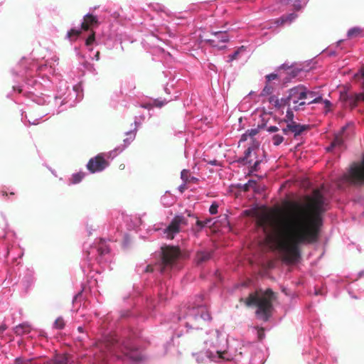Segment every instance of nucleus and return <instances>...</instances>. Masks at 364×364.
Instances as JSON below:
<instances>
[{
	"instance_id": "obj_2",
	"label": "nucleus",
	"mask_w": 364,
	"mask_h": 364,
	"mask_svg": "<svg viewBox=\"0 0 364 364\" xmlns=\"http://www.w3.org/2000/svg\"><path fill=\"white\" fill-rule=\"evenodd\" d=\"M95 355H94V364H107V359L109 355H116L119 358V352L133 360H139L141 357L128 341L120 342L115 335L107 336L102 340L95 343Z\"/></svg>"
},
{
	"instance_id": "obj_28",
	"label": "nucleus",
	"mask_w": 364,
	"mask_h": 364,
	"mask_svg": "<svg viewBox=\"0 0 364 364\" xmlns=\"http://www.w3.org/2000/svg\"><path fill=\"white\" fill-rule=\"evenodd\" d=\"M97 252L100 256L105 255L109 252V248L107 245L102 244V245L97 248Z\"/></svg>"
},
{
	"instance_id": "obj_49",
	"label": "nucleus",
	"mask_w": 364,
	"mask_h": 364,
	"mask_svg": "<svg viewBox=\"0 0 364 364\" xmlns=\"http://www.w3.org/2000/svg\"><path fill=\"white\" fill-rule=\"evenodd\" d=\"M290 130L288 129V124L287 125V127L284 129H282V132L284 134H287L288 132H289Z\"/></svg>"
},
{
	"instance_id": "obj_37",
	"label": "nucleus",
	"mask_w": 364,
	"mask_h": 364,
	"mask_svg": "<svg viewBox=\"0 0 364 364\" xmlns=\"http://www.w3.org/2000/svg\"><path fill=\"white\" fill-rule=\"evenodd\" d=\"M301 71V69L299 68H291L290 71L288 73L292 77H296Z\"/></svg>"
},
{
	"instance_id": "obj_19",
	"label": "nucleus",
	"mask_w": 364,
	"mask_h": 364,
	"mask_svg": "<svg viewBox=\"0 0 364 364\" xmlns=\"http://www.w3.org/2000/svg\"><path fill=\"white\" fill-rule=\"evenodd\" d=\"M197 313L200 318L205 321L211 320V314L205 306H200L197 309Z\"/></svg>"
},
{
	"instance_id": "obj_15",
	"label": "nucleus",
	"mask_w": 364,
	"mask_h": 364,
	"mask_svg": "<svg viewBox=\"0 0 364 364\" xmlns=\"http://www.w3.org/2000/svg\"><path fill=\"white\" fill-rule=\"evenodd\" d=\"M69 355L67 354L57 355L53 360H48L45 364H68Z\"/></svg>"
},
{
	"instance_id": "obj_43",
	"label": "nucleus",
	"mask_w": 364,
	"mask_h": 364,
	"mask_svg": "<svg viewBox=\"0 0 364 364\" xmlns=\"http://www.w3.org/2000/svg\"><path fill=\"white\" fill-rule=\"evenodd\" d=\"M257 337L259 340H262L264 337V328H260L257 331Z\"/></svg>"
},
{
	"instance_id": "obj_9",
	"label": "nucleus",
	"mask_w": 364,
	"mask_h": 364,
	"mask_svg": "<svg viewBox=\"0 0 364 364\" xmlns=\"http://www.w3.org/2000/svg\"><path fill=\"white\" fill-rule=\"evenodd\" d=\"M212 38L206 39L205 41L210 44L212 47H216L219 49L225 48V46H220V43H228L230 41V37L227 31H214L212 32Z\"/></svg>"
},
{
	"instance_id": "obj_33",
	"label": "nucleus",
	"mask_w": 364,
	"mask_h": 364,
	"mask_svg": "<svg viewBox=\"0 0 364 364\" xmlns=\"http://www.w3.org/2000/svg\"><path fill=\"white\" fill-rule=\"evenodd\" d=\"M95 41V31H92V33L89 36V37L87 38L85 41V45L89 46L92 44V43Z\"/></svg>"
},
{
	"instance_id": "obj_53",
	"label": "nucleus",
	"mask_w": 364,
	"mask_h": 364,
	"mask_svg": "<svg viewBox=\"0 0 364 364\" xmlns=\"http://www.w3.org/2000/svg\"><path fill=\"white\" fill-rule=\"evenodd\" d=\"M152 270H153L152 267L149 265H148L146 268V272H151Z\"/></svg>"
},
{
	"instance_id": "obj_61",
	"label": "nucleus",
	"mask_w": 364,
	"mask_h": 364,
	"mask_svg": "<svg viewBox=\"0 0 364 364\" xmlns=\"http://www.w3.org/2000/svg\"><path fill=\"white\" fill-rule=\"evenodd\" d=\"M363 87L364 88V80H363Z\"/></svg>"
},
{
	"instance_id": "obj_34",
	"label": "nucleus",
	"mask_w": 364,
	"mask_h": 364,
	"mask_svg": "<svg viewBox=\"0 0 364 364\" xmlns=\"http://www.w3.org/2000/svg\"><path fill=\"white\" fill-rule=\"evenodd\" d=\"M243 49V46L237 49V50L234 51L232 55H229V61L232 62V60H234L237 58L238 54L240 53V50Z\"/></svg>"
},
{
	"instance_id": "obj_44",
	"label": "nucleus",
	"mask_w": 364,
	"mask_h": 364,
	"mask_svg": "<svg viewBox=\"0 0 364 364\" xmlns=\"http://www.w3.org/2000/svg\"><path fill=\"white\" fill-rule=\"evenodd\" d=\"M279 129L277 126H270L267 128V131L270 133H274V132L278 131Z\"/></svg>"
},
{
	"instance_id": "obj_29",
	"label": "nucleus",
	"mask_w": 364,
	"mask_h": 364,
	"mask_svg": "<svg viewBox=\"0 0 364 364\" xmlns=\"http://www.w3.org/2000/svg\"><path fill=\"white\" fill-rule=\"evenodd\" d=\"M283 141H284L283 136L279 134H276V135L273 136V137H272V141L275 146H279L280 144L282 143Z\"/></svg>"
},
{
	"instance_id": "obj_58",
	"label": "nucleus",
	"mask_w": 364,
	"mask_h": 364,
	"mask_svg": "<svg viewBox=\"0 0 364 364\" xmlns=\"http://www.w3.org/2000/svg\"><path fill=\"white\" fill-rule=\"evenodd\" d=\"M204 222L206 223V225L209 224V223H211V219H207L205 220H204Z\"/></svg>"
},
{
	"instance_id": "obj_13",
	"label": "nucleus",
	"mask_w": 364,
	"mask_h": 364,
	"mask_svg": "<svg viewBox=\"0 0 364 364\" xmlns=\"http://www.w3.org/2000/svg\"><path fill=\"white\" fill-rule=\"evenodd\" d=\"M31 327L28 323H24L14 328V332L16 336H23L31 332Z\"/></svg>"
},
{
	"instance_id": "obj_42",
	"label": "nucleus",
	"mask_w": 364,
	"mask_h": 364,
	"mask_svg": "<svg viewBox=\"0 0 364 364\" xmlns=\"http://www.w3.org/2000/svg\"><path fill=\"white\" fill-rule=\"evenodd\" d=\"M354 95H355V97L357 102H358L360 101H364V94L363 93H358V94L354 93Z\"/></svg>"
},
{
	"instance_id": "obj_54",
	"label": "nucleus",
	"mask_w": 364,
	"mask_h": 364,
	"mask_svg": "<svg viewBox=\"0 0 364 364\" xmlns=\"http://www.w3.org/2000/svg\"><path fill=\"white\" fill-rule=\"evenodd\" d=\"M100 58V52L99 51H97L96 53H95V60H99Z\"/></svg>"
},
{
	"instance_id": "obj_56",
	"label": "nucleus",
	"mask_w": 364,
	"mask_h": 364,
	"mask_svg": "<svg viewBox=\"0 0 364 364\" xmlns=\"http://www.w3.org/2000/svg\"><path fill=\"white\" fill-rule=\"evenodd\" d=\"M333 148H334V147H331V144L329 146H328V147L326 148V150H327L328 151H331Z\"/></svg>"
},
{
	"instance_id": "obj_23",
	"label": "nucleus",
	"mask_w": 364,
	"mask_h": 364,
	"mask_svg": "<svg viewBox=\"0 0 364 364\" xmlns=\"http://www.w3.org/2000/svg\"><path fill=\"white\" fill-rule=\"evenodd\" d=\"M65 320L62 316H59L55 320L54 323H53V327L55 329H59V330L63 329L65 328Z\"/></svg>"
},
{
	"instance_id": "obj_60",
	"label": "nucleus",
	"mask_w": 364,
	"mask_h": 364,
	"mask_svg": "<svg viewBox=\"0 0 364 364\" xmlns=\"http://www.w3.org/2000/svg\"><path fill=\"white\" fill-rule=\"evenodd\" d=\"M3 195H6V192H3Z\"/></svg>"
},
{
	"instance_id": "obj_32",
	"label": "nucleus",
	"mask_w": 364,
	"mask_h": 364,
	"mask_svg": "<svg viewBox=\"0 0 364 364\" xmlns=\"http://www.w3.org/2000/svg\"><path fill=\"white\" fill-rule=\"evenodd\" d=\"M285 18L287 22L291 23L297 18V14L291 13L290 14H284Z\"/></svg>"
},
{
	"instance_id": "obj_31",
	"label": "nucleus",
	"mask_w": 364,
	"mask_h": 364,
	"mask_svg": "<svg viewBox=\"0 0 364 364\" xmlns=\"http://www.w3.org/2000/svg\"><path fill=\"white\" fill-rule=\"evenodd\" d=\"M80 33H81V30H77V29L73 28L68 31V38L71 40L73 36H75V38H77V36H78Z\"/></svg>"
},
{
	"instance_id": "obj_38",
	"label": "nucleus",
	"mask_w": 364,
	"mask_h": 364,
	"mask_svg": "<svg viewBox=\"0 0 364 364\" xmlns=\"http://www.w3.org/2000/svg\"><path fill=\"white\" fill-rule=\"evenodd\" d=\"M276 24L277 26H281V25H283L286 23H287L286 18H285V16H281L280 18H277L275 21Z\"/></svg>"
},
{
	"instance_id": "obj_45",
	"label": "nucleus",
	"mask_w": 364,
	"mask_h": 364,
	"mask_svg": "<svg viewBox=\"0 0 364 364\" xmlns=\"http://www.w3.org/2000/svg\"><path fill=\"white\" fill-rule=\"evenodd\" d=\"M197 225H198L200 228H203L206 225V223L204 220H197L196 221Z\"/></svg>"
},
{
	"instance_id": "obj_41",
	"label": "nucleus",
	"mask_w": 364,
	"mask_h": 364,
	"mask_svg": "<svg viewBox=\"0 0 364 364\" xmlns=\"http://www.w3.org/2000/svg\"><path fill=\"white\" fill-rule=\"evenodd\" d=\"M247 133L249 136L253 137L256 134H257L258 130H257V129H248L247 131Z\"/></svg>"
},
{
	"instance_id": "obj_8",
	"label": "nucleus",
	"mask_w": 364,
	"mask_h": 364,
	"mask_svg": "<svg viewBox=\"0 0 364 364\" xmlns=\"http://www.w3.org/2000/svg\"><path fill=\"white\" fill-rule=\"evenodd\" d=\"M109 166V162L105 159L103 154H98L96 156L90 159L87 164V168L91 173L100 172Z\"/></svg>"
},
{
	"instance_id": "obj_35",
	"label": "nucleus",
	"mask_w": 364,
	"mask_h": 364,
	"mask_svg": "<svg viewBox=\"0 0 364 364\" xmlns=\"http://www.w3.org/2000/svg\"><path fill=\"white\" fill-rule=\"evenodd\" d=\"M349 95H350V93H348V92H341V96H340V100L343 102L345 103V105H346V103L348 102V99L349 98Z\"/></svg>"
},
{
	"instance_id": "obj_57",
	"label": "nucleus",
	"mask_w": 364,
	"mask_h": 364,
	"mask_svg": "<svg viewBox=\"0 0 364 364\" xmlns=\"http://www.w3.org/2000/svg\"><path fill=\"white\" fill-rule=\"evenodd\" d=\"M77 331H78L79 332H80V333H82V332H83V328H82V327H81V326L78 327V328H77Z\"/></svg>"
},
{
	"instance_id": "obj_4",
	"label": "nucleus",
	"mask_w": 364,
	"mask_h": 364,
	"mask_svg": "<svg viewBox=\"0 0 364 364\" xmlns=\"http://www.w3.org/2000/svg\"><path fill=\"white\" fill-rule=\"evenodd\" d=\"M181 257V249L178 246L166 245L161 247L162 272L176 266Z\"/></svg>"
},
{
	"instance_id": "obj_48",
	"label": "nucleus",
	"mask_w": 364,
	"mask_h": 364,
	"mask_svg": "<svg viewBox=\"0 0 364 364\" xmlns=\"http://www.w3.org/2000/svg\"><path fill=\"white\" fill-rule=\"evenodd\" d=\"M6 328L7 326L5 324L0 326V333H2Z\"/></svg>"
},
{
	"instance_id": "obj_14",
	"label": "nucleus",
	"mask_w": 364,
	"mask_h": 364,
	"mask_svg": "<svg viewBox=\"0 0 364 364\" xmlns=\"http://www.w3.org/2000/svg\"><path fill=\"white\" fill-rule=\"evenodd\" d=\"M268 101L271 104L274 105L277 109H282V107L287 105L285 97L279 99L276 95H271L269 97Z\"/></svg>"
},
{
	"instance_id": "obj_18",
	"label": "nucleus",
	"mask_w": 364,
	"mask_h": 364,
	"mask_svg": "<svg viewBox=\"0 0 364 364\" xmlns=\"http://www.w3.org/2000/svg\"><path fill=\"white\" fill-rule=\"evenodd\" d=\"M254 150L253 147H249L245 151V154L242 158L238 160V162L242 163L243 165L250 164L252 160L250 159L252 156V153Z\"/></svg>"
},
{
	"instance_id": "obj_36",
	"label": "nucleus",
	"mask_w": 364,
	"mask_h": 364,
	"mask_svg": "<svg viewBox=\"0 0 364 364\" xmlns=\"http://www.w3.org/2000/svg\"><path fill=\"white\" fill-rule=\"evenodd\" d=\"M218 205L216 203H213L210 208H209V213L211 215H215L218 213Z\"/></svg>"
},
{
	"instance_id": "obj_55",
	"label": "nucleus",
	"mask_w": 364,
	"mask_h": 364,
	"mask_svg": "<svg viewBox=\"0 0 364 364\" xmlns=\"http://www.w3.org/2000/svg\"><path fill=\"white\" fill-rule=\"evenodd\" d=\"M360 73L363 77H364V66L360 69Z\"/></svg>"
},
{
	"instance_id": "obj_25",
	"label": "nucleus",
	"mask_w": 364,
	"mask_h": 364,
	"mask_svg": "<svg viewBox=\"0 0 364 364\" xmlns=\"http://www.w3.org/2000/svg\"><path fill=\"white\" fill-rule=\"evenodd\" d=\"M274 87L267 82V85L264 87L263 90L260 93V96H267L272 94Z\"/></svg>"
},
{
	"instance_id": "obj_5",
	"label": "nucleus",
	"mask_w": 364,
	"mask_h": 364,
	"mask_svg": "<svg viewBox=\"0 0 364 364\" xmlns=\"http://www.w3.org/2000/svg\"><path fill=\"white\" fill-rule=\"evenodd\" d=\"M287 95L286 97L287 104L288 106L291 102L293 104V109L297 112L300 110L301 107L305 105L306 103L304 100L306 99V87L302 84L296 85L287 90Z\"/></svg>"
},
{
	"instance_id": "obj_26",
	"label": "nucleus",
	"mask_w": 364,
	"mask_h": 364,
	"mask_svg": "<svg viewBox=\"0 0 364 364\" xmlns=\"http://www.w3.org/2000/svg\"><path fill=\"white\" fill-rule=\"evenodd\" d=\"M358 102L355 100L354 93H350L348 100H347L346 106H349L350 109H353L357 105Z\"/></svg>"
},
{
	"instance_id": "obj_27",
	"label": "nucleus",
	"mask_w": 364,
	"mask_h": 364,
	"mask_svg": "<svg viewBox=\"0 0 364 364\" xmlns=\"http://www.w3.org/2000/svg\"><path fill=\"white\" fill-rule=\"evenodd\" d=\"M361 31L358 28H353L348 30L347 32V35H348V38H355V36H358L360 33Z\"/></svg>"
},
{
	"instance_id": "obj_7",
	"label": "nucleus",
	"mask_w": 364,
	"mask_h": 364,
	"mask_svg": "<svg viewBox=\"0 0 364 364\" xmlns=\"http://www.w3.org/2000/svg\"><path fill=\"white\" fill-rule=\"evenodd\" d=\"M187 220L183 215L175 216L171 223L166 226L164 230L166 237L170 240L174 238L175 235L179 233L183 227H186Z\"/></svg>"
},
{
	"instance_id": "obj_59",
	"label": "nucleus",
	"mask_w": 364,
	"mask_h": 364,
	"mask_svg": "<svg viewBox=\"0 0 364 364\" xmlns=\"http://www.w3.org/2000/svg\"><path fill=\"white\" fill-rule=\"evenodd\" d=\"M184 189H185V186H183L180 187L181 192H183Z\"/></svg>"
},
{
	"instance_id": "obj_3",
	"label": "nucleus",
	"mask_w": 364,
	"mask_h": 364,
	"mask_svg": "<svg viewBox=\"0 0 364 364\" xmlns=\"http://www.w3.org/2000/svg\"><path fill=\"white\" fill-rule=\"evenodd\" d=\"M276 298L277 294L272 289H259L250 293L247 299H240V301L247 306H256V317L267 322L272 316L273 302Z\"/></svg>"
},
{
	"instance_id": "obj_12",
	"label": "nucleus",
	"mask_w": 364,
	"mask_h": 364,
	"mask_svg": "<svg viewBox=\"0 0 364 364\" xmlns=\"http://www.w3.org/2000/svg\"><path fill=\"white\" fill-rule=\"evenodd\" d=\"M211 259V252H205V250H200L196 255V262L197 264L206 262Z\"/></svg>"
},
{
	"instance_id": "obj_20",
	"label": "nucleus",
	"mask_w": 364,
	"mask_h": 364,
	"mask_svg": "<svg viewBox=\"0 0 364 364\" xmlns=\"http://www.w3.org/2000/svg\"><path fill=\"white\" fill-rule=\"evenodd\" d=\"M181 178L185 183H196L198 182L197 178L194 176H191L189 171L187 169H183L181 171Z\"/></svg>"
},
{
	"instance_id": "obj_51",
	"label": "nucleus",
	"mask_w": 364,
	"mask_h": 364,
	"mask_svg": "<svg viewBox=\"0 0 364 364\" xmlns=\"http://www.w3.org/2000/svg\"><path fill=\"white\" fill-rule=\"evenodd\" d=\"M324 102V105H326V107H329L331 105V103L329 100H326Z\"/></svg>"
},
{
	"instance_id": "obj_1",
	"label": "nucleus",
	"mask_w": 364,
	"mask_h": 364,
	"mask_svg": "<svg viewBox=\"0 0 364 364\" xmlns=\"http://www.w3.org/2000/svg\"><path fill=\"white\" fill-rule=\"evenodd\" d=\"M326 210L325 198L320 190L316 189L311 196L306 197L304 205L292 203L288 217L264 212L257 216L256 224L262 228L267 241H279L283 259L293 263L301 258L300 245L313 244L318 240L321 215Z\"/></svg>"
},
{
	"instance_id": "obj_10",
	"label": "nucleus",
	"mask_w": 364,
	"mask_h": 364,
	"mask_svg": "<svg viewBox=\"0 0 364 364\" xmlns=\"http://www.w3.org/2000/svg\"><path fill=\"white\" fill-rule=\"evenodd\" d=\"M97 24V19L93 14H86L84 21L81 24V28L84 31H88L91 26Z\"/></svg>"
},
{
	"instance_id": "obj_39",
	"label": "nucleus",
	"mask_w": 364,
	"mask_h": 364,
	"mask_svg": "<svg viewBox=\"0 0 364 364\" xmlns=\"http://www.w3.org/2000/svg\"><path fill=\"white\" fill-rule=\"evenodd\" d=\"M276 24L277 26H281V25H283L286 23H287L286 18H285V16H281L280 18H277L275 21Z\"/></svg>"
},
{
	"instance_id": "obj_46",
	"label": "nucleus",
	"mask_w": 364,
	"mask_h": 364,
	"mask_svg": "<svg viewBox=\"0 0 364 364\" xmlns=\"http://www.w3.org/2000/svg\"><path fill=\"white\" fill-rule=\"evenodd\" d=\"M259 163H260V161H255V163L254 166H252V168H251V171H252H252H257V167H258V166H259Z\"/></svg>"
},
{
	"instance_id": "obj_17",
	"label": "nucleus",
	"mask_w": 364,
	"mask_h": 364,
	"mask_svg": "<svg viewBox=\"0 0 364 364\" xmlns=\"http://www.w3.org/2000/svg\"><path fill=\"white\" fill-rule=\"evenodd\" d=\"M306 99L309 97L312 100L308 104L319 103L323 101L322 96L318 95L316 92L310 91L306 87Z\"/></svg>"
},
{
	"instance_id": "obj_6",
	"label": "nucleus",
	"mask_w": 364,
	"mask_h": 364,
	"mask_svg": "<svg viewBox=\"0 0 364 364\" xmlns=\"http://www.w3.org/2000/svg\"><path fill=\"white\" fill-rule=\"evenodd\" d=\"M347 183L355 186L364 184V159L360 163L353 164L347 173L344 175Z\"/></svg>"
},
{
	"instance_id": "obj_24",
	"label": "nucleus",
	"mask_w": 364,
	"mask_h": 364,
	"mask_svg": "<svg viewBox=\"0 0 364 364\" xmlns=\"http://www.w3.org/2000/svg\"><path fill=\"white\" fill-rule=\"evenodd\" d=\"M256 186L257 182L255 181H252V179H250L246 184L242 186L241 190L244 192H247L250 190V188L255 189Z\"/></svg>"
},
{
	"instance_id": "obj_30",
	"label": "nucleus",
	"mask_w": 364,
	"mask_h": 364,
	"mask_svg": "<svg viewBox=\"0 0 364 364\" xmlns=\"http://www.w3.org/2000/svg\"><path fill=\"white\" fill-rule=\"evenodd\" d=\"M293 110H294L293 108H289L286 113L287 121L290 122V123H292V122H294V114Z\"/></svg>"
},
{
	"instance_id": "obj_47",
	"label": "nucleus",
	"mask_w": 364,
	"mask_h": 364,
	"mask_svg": "<svg viewBox=\"0 0 364 364\" xmlns=\"http://www.w3.org/2000/svg\"><path fill=\"white\" fill-rule=\"evenodd\" d=\"M291 68V66H289L287 64H283L280 66V69L285 70H290Z\"/></svg>"
},
{
	"instance_id": "obj_16",
	"label": "nucleus",
	"mask_w": 364,
	"mask_h": 364,
	"mask_svg": "<svg viewBox=\"0 0 364 364\" xmlns=\"http://www.w3.org/2000/svg\"><path fill=\"white\" fill-rule=\"evenodd\" d=\"M346 127H343L341 132L336 135L334 139L331 142V147H342L344 145L343 133Z\"/></svg>"
},
{
	"instance_id": "obj_50",
	"label": "nucleus",
	"mask_w": 364,
	"mask_h": 364,
	"mask_svg": "<svg viewBox=\"0 0 364 364\" xmlns=\"http://www.w3.org/2000/svg\"><path fill=\"white\" fill-rule=\"evenodd\" d=\"M247 132H246L245 134H243L242 136H241V141H246L247 139Z\"/></svg>"
},
{
	"instance_id": "obj_40",
	"label": "nucleus",
	"mask_w": 364,
	"mask_h": 364,
	"mask_svg": "<svg viewBox=\"0 0 364 364\" xmlns=\"http://www.w3.org/2000/svg\"><path fill=\"white\" fill-rule=\"evenodd\" d=\"M278 78V75L275 73H271L266 75V79L267 80V82L269 83L271 80H275Z\"/></svg>"
},
{
	"instance_id": "obj_11",
	"label": "nucleus",
	"mask_w": 364,
	"mask_h": 364,
	"mask_svg": "<svg viewBox=\"0 0 364 364\" xmlns=\"http://www.w3.org/2000/svg\"><path fill=\"white\" fill-rule=\"evenodd\" d=\"M309 128L308 125H303L292 122V123L288 124V129L294 134L295 136H298L302 134V132Z\"/></svg>"
},
{
	"instance_id": "obj_52",
	"label": "nucleus",
	"mask_w": 364,
	"mask_h": 364,
	"mask_svg": "<svg viewBox=\"0 0 364 364\" xmlns=\"http://www.w3.org/2000/svg\"><path fill=\"white\" fill-rule=\"evenodd\" d=\"M217 353L218 354L219 358H224V357H223V354H225V352H220V351H218V352H217Z\"/></svg>"
},
{
	"instance_id": "obj_21",
	"label": "nucleus",
	"mask_w": 364,
	"mask_h": 364,
	"mask_svg": "<svg viewBox=\"0 0 364 364\" xmlns=\"http://www.w3.org/2000/svg\"><path fill=\"white\" fill-rule=\"evenodd\" d=\"M304 2L305 0H280V3L282 4H288L291 3L296 10H300L302 8V4Z\"/></svg>"
},
{
	"instance_id": "obj_22",
	"label": "nucleus",
	"mask_w": 364,
	"mask_h": 364,
	"mask_svg": "<svg viewBox=\"0 0 364 364\" xmlns=\"http://www.w3.org/2000/svg\"><path fill=\"white\" fill-rule=\"evenodd\" d=\"M85 173L84 172L80 171L75 173H73L71 176V183L77 184L82 181V179L85 177Z\"/></svg>"
}]
</instances>
